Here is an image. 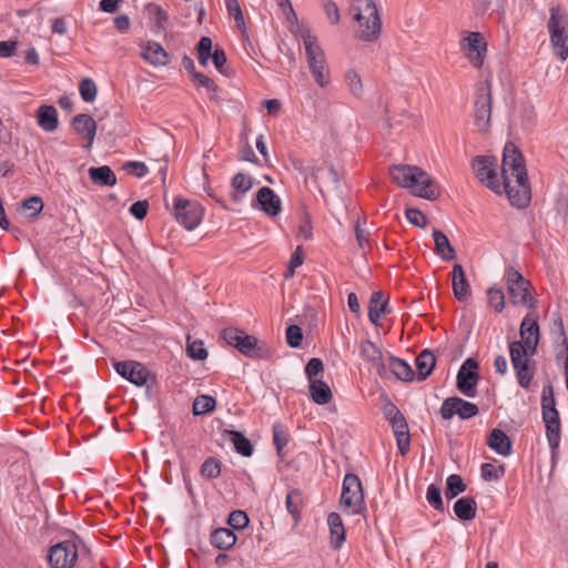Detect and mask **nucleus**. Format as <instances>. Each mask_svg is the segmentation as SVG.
Returning <instances> with one entry per match:
<instances>
[{"label": "nucleus", "mask_w": 568, "mask_h": 568, "mask_svg": "<svg viewBox=\"0 0 568 568\" xmlns=\"http://www.w3.org/2000/svg\"><path fill=\"white\" fill-rule=\"evenodd\" d=\"M519 334L521 341L509 344V355L518 384L527 389L536 371L535 362L529 357L536 354L539 343V324L536 314L529 313L523 318Z\"/></svg>", "instance_id": "1"}, {"label": "nucleus", "mask_w": 568, "mask_h": 568, "mask_svg": "<svg viewBox=\"0 0 568 568\" xmlns=\"http://www.w3.org/2000/svg\"><path fill=\"white\" fill-rule=\"evenodd\" d=\"M503 186L511 205L526 207L531 197L525 159L514 142L504 146L501 163Z\"/></svg>", "instance_id": "2"}, {"label": "nucleus", "mask_w": 568, "mask_h": 568, "mask_svg": "<svg viewBox=\"0 0 568 568\" xmlns=\"http://www.w3.org/2000/svg\"><path fill=\"white\" fill-rule=\"evenodd\" d=\"M389 174L399 186L409 189L416 196L434 201L440 195L437 183L417 166L394 165L389 169Z\"/></svg>", "instance_id": "3"}, {"label": "nucleus", "mask_w": 568, "mask_h": 568, "mask_svg": "<svg viewBox=\"0 0 568 568\" xmlns=\"http://www.w3.org/2000/svg\"><path fill=\"white\" fill-rule=\"evenodd\" d=\"M352 12L357 21L356 33L363 41L372 42L379 38L382 20L373 0H353Z\"/></svg>", "instance_id": "4"}, {"label": "nucleus", "mask_w": 568, "mask_h": 568, "mask_svg": "<svg viewBox=\"0 0 568 568\" xmlns=\"http://www.w3.org/2000/svg\"><path fill=\"white\" fill-rule=\"evenodd\" d=\"M547 30L554 54L565 61L568 58V12L562 7H550Z\"/></svg>", "instance_id": "5"}, {"label": "nucleus", "mask_w": 568, "mask_h": 568, "mask_svg": "<svg viewBox=\"0 0 568 568\" xmlns=\"http://www.w3.org/2000/svg\"><path fill=\"white\" fill-rule=\"evenodd\" d=\"M541 410L548 444L550 448L555 450L559 447L560 444L561 424L559 413L556 408L554 389L551 385H547L542 388Z\"/></svg>", "instance_id": "6"}, {"label": "nucleus", "mask_w": 568, "mask_h": 568, "mask_svg": "<svg viewBox=\"0 0 568 568\" xmlns=\"http://www.w3.org/2000/svg\"><path fill=\"white\" fill-rule=\"evenodd\" d=\"M505 278L509 300L514 305H521L528 308L536 307V300L530 293L531 283L518 270L508 266L505 271Z\"/></svg>", "instance_id": "7"}, {"label": "nucleus", "mask_w": 568, "mask_h": 568, "mask_svg": "<svg viewBox=\"0 0 568 568\" xmlns=\"http://www.w3.org/2000/svg\"><path fill=\"white\" fill-rule=\"evenodd\" d=\"M341 505L348 514H361L364 509L362 481L355 474H347L343 480Z\"/></svg>", "instance_id": "8"}, {"label": "nucleus", "mask_w": 568, "mask_h": 568, "mask_svg": "<svg viewBox=\"0 0 568 568\" xmlns=\"http://www.w3.org/2000/svg\"><path fill=\"white\" fill-rule=\"evenodd\" d=\"M491 116V83L486 79L479 83L476 91L474 121L479 132H486Z\"/></svg>", "instance_id": "9"}, {"label": "nucleus", "mask_w": 568, "mask_h": 568, "mask_svg": "<svg viewBox=\"0 0 568 568\" xmlns=\"http://www.w3.org/2000/svg\"><path fill=\"white\" fill-rule=\"evenodd\" d=\"M221 336L227 345L235 347L241 354L245 356H262V349L257 345V339L254 336L246 334L242 329L227 327L222 331Z\"/></svg>", "instance_id": "10"}, {"label": "nucleus", "mask_w": 568, "mask_h": 568, "mask_svg": "<svg viewBox=\"0 0 568 568\" xmlns=\"http://www.w3.org/2000/svg\"><path fill=\"white\" fill-rule=\"evenodd\" d=\"M496 161L490 156L477 155L471 160L475 176L496 194H501L504 186L499 183Z\"/></svg>", "instance_id": "11"}, {"label": "nucleus", "mask_w": 568, "mask_h": 568, "mask_svg": "<svg viewBox=\"0 0 568 568\" xmlns=\"http://www.w3.org/2000/svg\"><path fill=\"white\" fill-rule=\"evenodd\" d=\"M78 557V541L64 540L50 547L48 561L51 568H72Z\"/></svg>", "instance_id": "12"}, {"label": "nucleus", "mask_w": 568, "mask_h": 568, "mask_svg": "<svg viewBox=\"0 0 568 568\" xmlns=\"http://www.w3.org/2000/svg\"><path fill=\"white\" fill-rule=\"evenodd\" d=\"M174 215L181 225L192 231L202 221L203 209L196 202L176 199L174 202Z\"/></svg>", "instance_id": "13"}, {"label": "nucleus", "mask_w": 568, "mask_h": 568, "mask_svg": "<svg viewBox=\"0 0 568 568\" xmlns=\"http://www.w3.org/2000/svg\"><path fill=\"white\" fill-rule=\"evenodd\" d=\"M462 51L475 68H481L487 44L480 32H468L460 42Z\"/></svg>", "instance_id": "14"}, {"label": "nucleus", "mask_w": 568, "mask_h": 568, "mask_svg": "<svg viewBox=\"0 0 568 568\" xmlns=\"http://www.w3.org/2000/svg\"><path fill=\"white\" fill-rule=\"evenodd\" d=\"M478 363L469 357L460 366L457 373V388L467 397L476 395V386L479 379Z\"/></svg>", "instance_id": "15"}, {"label": "nucleus", "mask_w": 568, "mask_h": 568, "mask_svg": "<svg viewBox=\"0 0 568 568\" xmlns=\"http://www.w3.org/2000/svg\"><path fill=\"white\" fill-rule=\"evenodd\" d=\"M478 412L477 405L459 397L446 398L440 407V415L444 419H450L454 415H458L462 419H468L476 416Z\"/></svg>", "instance_id": "16"}, {"label": "nucleus", "mask_w": 568, "mask_h": 568, "mask_svg": "<svg viewBox=\"0 0 568 568\" xmlns=\"http://www.w3.org/2000/svg\"><path fill=\"white\" fill-rule=\"evenodd\" d=\"M113 366L119 375L136 386L145 385L151 377L150 371L139 362H116Z\"/></svg>", "instance_id": "17"}, {"label": "nucleus", "mask_w": 568, "mask_h": 568, "mask_svg": "<svg viewBox=\"0 0 568 568\" xmlns=\"http://www.w3.org/2000/svg\"><path fill=\"white\" fill-rule=\"evenodd\" d=\"M212 57L215 68L223 72V67L226 63V55L223 49L215 48L212 53V40L209 37H202L197 43V60L199 63L205 67Z\"/></svg>", "instance_id": "18"}, {"label": "nucleus", "mask_w": 568, "mask_h": 568, "mask_svg": "<svg viewBox=\"0 0 568 568\" xmlns=\"http://www.w3.org/2000/svg\"><path fill=\"white\" fill-rule=\"evenodd\" d=\"M141 55L151 65L163 67L170 62L166 50L156 41H148L141 45Z\"/></svg>", "instance_id": "19"}, {"label": "nucleus", "mask_w": 568, "mask_h": 568, "mask_svg": "<svg viewBox=\"0 0 568 568\" xmlns=\"http://www.w3.org/2000/svg\"><path fill=\"white\" fill-rule=\"evenodd\" d=\"M72 126L78 134L88 141L87 148H91L97 133V123L89 114H77L72 120Z\"/></svg>", "instance_id": "20"}, {"label": "nucleus", "mask_w": 568, "mask_h": 568, "mask_svg": "<svg viewBox=\"0 0 568 568\" xmlns=\"http://www.w3.org/2000/svg\"><path fill=\"white\" fill-rule=\"evenodd\" d=\"M256 200L261 210L270 216H276L282 210L280 197L267 186H263L258 190Z\"/></svg>", "instance_id": "21"}, {"label": "nucleus", "mask_w": 568, "mask_h": 568, "mask_svg": "<svg viewBox=\"0 0 568 568\" xmlns=\"http://www.w3.org/2000/svg\"><path fill=\"white\" fill-rule=\"evenodd\" d=\"M37 123L45 132H53L58 129V111L53 105H40L37 110Z\"/></svg>", "instance_id": "22"}, {"label": "nucleus", "mask_w": 568, "mask_h": 568, "mask_svg": "<svg viewBox=\"0 0 568 568\" xmlns=\"http://www.w3.org/2000/svg\"><path fill=\"white\" fill-rule=\"evenodd\" d=\"M489 448L501 456H509L511 453V442L509 437L499 428H494L487 439Z\"/></svg>", "instance_id": "23"}, {"label": "nucleus", "mask_w": 568, "mask_h": 568, "mask_svg": "<svg viewBox=\"0 0 568 568\" xmlns=\"http://www.w3.org/2000/svg\"><path fill=\"white\" fill-rule=\"evenodd\" d=\"M452 286L454 295L458 301L463 302L467 298L469 285L460 264L453 266Z\"/></svg>", "instance_id": "24"}, {"label": "nucleus", "mask_w": 568, "mask_h": 568, "mask_svg": "<svg viewBox=\"0 0 568 568\" xmlns=\"http://www.w3.org/2000/svg\"><path fill=\"white\" fill-rule=\"evenodd\" d=\"M331 534V545L334 549L341 548L345 540V528L339 514L331 513L327 517Z\"/></svg>", "instance_id": "25"}, {"label": "nucleus", "mask_w": 568, "mask_h": 568, "mask_svg": "<svg viewBox=\"0 0 568 568\" xmlns=\"http://www.w3.org/2000/svg\"><path fill=\"white\" fill-rule=\"evenodd\" d=\"M224 440H229L233 444L236 453L244 457H250L253 454V446L251 442L240 432L236 430H224L222 434Z\"/></svg>", "instance_id": "26"}, {"label": "nucleus", "mask_w": 568, "mask_h": 568, "mask_svg": "<svg viewBox=\"0 0 568 568\" xmlns=\"http://www.w3.org/2000/svg\"><path fill=\"white\" fill-rule=\"evenodd\" d=\"M417 369V379L425 381L433 372L436 365V358L429 349H424L415 359Z\"/></svg>", "instance_id": "27"}, {"label": "nucleus", "mask_w": 568, "mask_h": 568, "mask_svg": "<svg viewBox=\"0 0 568 568\" xmlns=\"http://www.w3.org/2000/svg\"><path fill=\"white\" fill-rule=\"evenodd\" d=\"M211 544L220 550H229L236 542V535L230 528H217L211 534Z\"/></svg>", "instance_id": "28"}, {"label": "nucleus", "mask_w": 568, "mask_h": 568, "mask_svg": "<svg viewBox=\"0 0 568 568\" xmlns=\"http://www.w3.org/2000/svg\"><path fill=\"white\" fill-rule=\"evenodd\" d=\"M253 184V179L251 176L244 173L235 174L231 181L232 200L234 202H240L243 199V195L252 189Z\"/></svg>", "instance_id": "29"}, {"label": "nucleus", "mask_w": 568, "mask_h": 568, "mask_svg": "<svg viewBox=\"0 0 568 568\" xmlns=\"http://www.w3.org/2000/svg\"><path fill=\"white\" fill-rule=\"evenodd\" d=\"M89 175L92 182L101 186H113L116 184V176L108 165L90 168Z\"/></svg>", "instance_id": "30"}, {"label": "nucleus", "mask_w": 568, "mask_h": 568, "mask_svg": "<svg viewBox=\"0 0 568 568\" xmlns=\"http://www.w3.org/2000/svg\"><path fill=\"white\" fill-rule=\"evenodd\" d=\"M433 239L435 243V251L440 258L444 261H452L455 258V248L442 231L435 230L433 232Z\"/></svg>", "instance_id": "31"}, {"label": "nucleus", "mask_w": 568, "mask_h": 568, "mask_svg": "<svg viewBox=\"0 0 568 568\" xmlns=\"http://www.w3.org/2000/svg\"><path fill=\"white\" fill-rule=\"evenodd\" d=\"M308 389L312 399L317 405L328 404L333 398L329 386L322 379L310 382Z\"/></svg>", "instance_id": "32"}, {"label": "nucleus", "mask_w": 568, "mask_h": 568, "mask_svg": "<svg viewBox=\"0 0 568 568\" xmlns=\"http://www.w3.org/2000/svg\"><path fill=\"white\" fill-rule=\"evenodd\" d=\"M387 301L384 300L382 292H374L368 305V320L377 325L382 316L386 313Z\"/></svg>", "instance_id": "33"}, {"label": "nucleus", "mask_w": 568, "mask_h": 568, "mask_svg": "<svg viewBox=\"0 0 568 568\" xmlns=\"http://www.w3.org/2000/svg\"><path fill=\"white\" fill-rule=\"evenodd\" d=\"M477 504L473 497H462L454 505V513L460 520H473L476 517Z\"/></svg>", "instance_id": "34"}, {"label": "nucleus", "mask_w": 568, "mask_h": 568, "mask_svg": "<svg viewBox=\"0 0 568 568\" xmlns=\"http://www.w3.org/2000/svg\"><path fill=\"white\" fill-rule=\"evenodd\" d=\"M362 355L367 358L377 369L378 374L385 372V364L383 363L381 349L371 341H364L361 344Z\"/></svg>", "instance_id": "35"}, {"label": "nucleus", "mask_w": 568, "mask_h": 568, "mask_svg": "<svg viewBox=\"0 0 568 568\" xmlns=\"http://www.w3.org/2000/svg\"><path fill=\"white\" fill-rule=\"evenodd\" d=\"M388 368L399 381L412 382L415 378V373L409 364L398 357H389Z\"/></svg>", "instance_id": "36"}, {"label": "nucleus", "mask_w": 568, "mask_h": 568, "mask_svg": "<svg viewBox=\"0 0 568 568\" xmlns=\"http://www.w3.org/2000/svg\"><path fill=\"white\" fill-rule=\"evenodd\" d=\"M301 37L304 43L307 60L312 58H321V54L325 53L320 45L317 38L313 36L310 30L303 29L301 31Z\"/></svg>", "instance_id": "37"}, {"label": "nucleus", "mask_w": 568, "mask_h": 568, "mask_svg": "<svg viewBox=\"0 0 568 568\" xmlns=\"http://www.w3.org/2000/svg\"><path fill=\"white\" fill-rule=\"evenodd\" d=\"M344 82L353 97L361 99L364 95V84L357 71L354 69H348L345 72Z\"/></svg>", "instance_id": "38"}, {"label": "nucleus", "mask_w": 568, "mask_h": 568, "mask_svg": "<svg viewBox=\"0 0 568 568\" xmlns=\"http://www.w3.org/2000/svg\"><path fill=\"white\" fill-rule=\"evenodd\" d=\"M286 509L294 517L295 521H298L301 517V510L304 504L303 494L298 489L291 490L286 496Z\"/></svg>", "instance_id": "39"}, {"label": "nucleus", "mask_w": 568, "mask_h": 568, "mask_svg": "<svg viewBox=\"0 0 568 568\" xmlns=\"http://www.w3.org/2000/svg\"><path fill=\"white\" fill-rule=\"evenodd\" d=\"M145 10L148 11L149 16L152 17L158 31L166 30L169 26V14L164 9L155 3H149L145 7Z\"/></svg>", "instance_id": "40"}, {"label": "nucleus", "mask_w": 568, "mask_h": 568, "mask_svg": "<svg viewBox=\"0 0 568 568\" xmlns=\"http://www.w3.org/2000/svg\"><path fill=\"white\" fill-rule=\"evenodd\" d=\"M466 488L467 487L459 475H449L446 480L445 496L447 499H453L459 494L464 493Z\"/></svg>", "instance_id": "41"}, {"label": "nucleus", "mask_w": 568, "mask_h": 568, "mask_svg": "<svg viewBox=\"0 0 568 568\" xmlns=\"http://www.w3.org/2000/svg\"><path fill=\"white\" fill-rule=\"evenodd\" d=\"M200 474L205 479L217 478L221 474V464L214 457H209L201 465Z\"/></svg>", "instance_id": "42"}, {"label": "nucleus", "mask_w": 568, "mask_h": 568, "mask_svg": "<svg viewBox=\"0 0 568 568\" xmlns=\"http://www.w3.org/2000/svg\"><path fill=\"white\" fill-rule=\"evenodd\" d=\"M552 334L557 335L556 342L564 345V355L568 354V339L566 336L562 318L559 313L552 314Z\"/></svg>", "instance_id": "43"}, {"label": "nucleus", "mask_w": 568, "mask_h": 568, "mask_svg": "<svg viewBox=\"0 0 568 568\" xmlns=\"http://www.w3.org/2000/svg\"><path fill=\"white\" fill-rule=\"evenodd\" d=\"M308 69L314 81L320 88H326L331 83V72L327 63Z\"/></svg>", "instance_id": "44"}, {"label": "nucleus", "mask_w": 568, "mask_h": 568, "mask_svg": "<svg viewBox=\"0 0 568 568\" xmlns=\"http://www.w3.org/2000/svg\"><path fill=\"white\" fill-rule=\"evenodd\" d=\"M215 404L216 402L212 396L201 395L196 397L193 403V414L202 415L209 413L214 409Z\"/></svg>", "instance_id": "45"}, {"label": "nucleus", "mask_w": 568, "mask_h": 568, "mask_svg": "<svg viewBox=\"0 0 568 568\" xmlns=\"http://www.w3.org/2000/svg\"><path fill=\"white\" fill-rule=\"evenodd\" d=\"M487 301L497 313H500L505 307V295L499 287L493 286L487 291Z\"/></svg>", "instance_id": "46"}, {"label": "nucleus", "mask_w": 568, "mask_h": 568, "mask_svg": "<svg viewBox=\"0 0 568 568\" xmlns=\"http://www.w3.org/2000/svg\"><path fill=\"white\" fill-rule=\"evenodd\" d=\"M186 353L193 359L204 361L207 357V351L203 342L199 339L191 341L190 337H187Z\"/></svg>", "instance_id": "47"}, {"label": "nucleus", "mask_w": 568, "mask_h": 568, "mask_svg": "<svg viewBox=\"0 0 568 568\" xmlns=\"http://www.w3.org/2000/svg\"><path fill=\"white\" fill-rule=\"evenodd\" d=\"M225 6H226L229 14L231 17H233L237 28L241 30H244L245 21H244V17H243L239 1L237 0H225Z\"/></svg>", "instance_id": "48"}, {"label": "nucleus", "mask_w": 568, "mask_h": 568, "mask_svg": "<svg viewBox=\"0 0 568 568\" xmlns=\"http://www.w3.org/2000/svg\"><path fill=\"white\" fill-rule=\"evenodd\" d=\"M80 94L83 101L92 102L97 97V85L93 80L85 78L80 82L79 85Z\"/></svg>", "instance_id": "49"}, {"label": "nucleus", "mask_w": 568, "mask_h": 568, "mask_svg": "<svg viewBox=\"0 0 568 568\" xmlns=\"http://www.w3.org/2000/svg\"><path fill=\"white\" fill-rule=\"evenodd\" d=\"M426 499L436 510H444V503L442 499V491L438 486L430 484L427 488Z\"/></svg>", "instance_id": "50"}, {"label": "nucleus", "mask_w": 568, "mask_h": 568, "mask_svg": "<svg viewBox=\"0 0 568 568\" xmlns=\"http://www.w3.org/2000/svg\"><path fill=\"white\" fill-rule=\"evenodd\" d=\"M122 169L126 173L140 179L145 176L149 172V169L145 165V163L140 161H128L122 165Z\"/></svg>", "instance_id": "51"}, {"label": "nucleus", "mask_w": 568, "mask_h": 568, "mask_svg": "<svg viewBox=\"0 0 568 568\" xmlns=\"http://www.w3.org/2000/svg\"><path fill=\"white\" fill-rule=\"evenodd\" d=\"M43 209V202L40 196H31L22 202V210L29 211L30 217H36Z\"/></svg>", "instance_id": "52"}, {"label": "nucleus", "mask_w": 568, "mask_h": 568, "mask_svg": "<svg viewBox=\"0 0 568 568\" xmlns=\"http://www.w3.org/2000/svg\"><path fill=\"white\" fill-rule=\"evenodd\" d=\"M227 524L233 529H244L248 525V517L247 515L242 510H234L230 514Z\"/></svg>", "instance_id": "53"}, {"label": "nucleus", "mask_w": 568, "mask_h": 568, "mask_svg": "<svg viewBox=\"0 0 568 568\" xmlns=\"http://www.w3.org/2000/svg\"><path fill=\"white\" fill-rule=\"evenodd\" d=\"M324 366L323 362L320 358L313 357L311 358L305 367V373L308 382L317 381V376L323 373Z\"/></svg>", "instance_id": "54"}, {"label": "nucleus", "mask_w": 568, "mask_h": 568, "mask_svg": "<svg viewBox=\"0 0 568 568\" xmlns=\"http://www.w3.org/2000/svg\"><path fill=\"white\" fill-rule=\"evenodd\" d=\"M504 466L496 467L489 463L481 466V476L485 480H497L504 475Z\"/></svg>", "instance_id": "55"}, {"label": "nucleus", "mask_w": 568, "mask_h": 568, "mask_svg": "<svg viewBox=\"0 0 568 568\" xmlns=\"http://www.w3.org/2000/svg\"><path fill=\"white\" fill-rule=\"evenodd\" d=\"M193 79L199 83V85H201L207 90V93L210 94L211 99L216 98L215 93L217 91V85L215 84V82L212 79H210L209 77H206L205 74L200 73V72H194Z\"/></svg>", "instance_id": "56"}, {"label": "nucleus", "mask_w": 568, "mask_h": 568, "mask_svg": "<svg viewBox=\"0 0 568 568\" xmlns=\"http://www.w3.org/2000/svg\"><path fill=\"white\" fill-rule=\"evenodd\" d=\"M273 442L277 450H282L288 443V436L281 424L273 425Z\"/></svg>", "instance_id": "57"}, {"label": "nucleus", "mask_w": 568, "mask_h": 568, "mask_svg": "<svg viewBox=\"0 0 568 568\" xmlns=\"http://www.w3.org/2000/svg\"><path fill=\"white\" fill-rule=\"evenodd\" d=\"M302 329L297 325H290L286 328V343L291 347H298L302 343Z\"/></svg>", "instance_id": "58"}, {"label": "nucleus", "mask_w": 568, "mask_h": 568, "mask_svg": "<svg viewBox=\"0 0 568 568\" xmlns=\"http://www.w3.org/2000/svg\"><path fill=\"white\" fill-rule=\"evenodd\" d=\"M406 219L408 222L418 227H425L427 223V217L417 209H407L406 210Z\"/></svg>", "instance_id": "59"}, {"label": "nucleus", "mask_w": 568, "mask_h": 568, "mask_svg": "<svg viewBox=\"0 0 568 568\" xmlns=\"http://www.w3.org/2000/svg\"><path fill=\"white\" fill-rule=\"evenodd\" d=\"M382 410L385 418L389 423L404 416L397 406L393 404L388 398H385Z\"/></svg>", "instance_id": "60"}, {"label": "nucleus", "mask_w": 568, "mask_h": 568, "mask_svg": "<svg viewBox=\"0 0 568 568\" xmlns=\"http://www.w3.org/2000/svg\"><path fill=\"white\" fill-rule=\"evenodd\" d=\"M322 174L328 187H331L332 190H338L339 178L336 170L332 165L328 166L325 171H323Z\"/></svg>", "instance_id": "61"}, {"label": "nucleus", "mask_w": 568, "mask_h": 568, "mask_svg": "<svg viewBox=\"0 0 568 568\" xmlns=\"http://www.w3.org/2000/svg\"><path fill=\"white\" fill-rule=\"evenodd\" d=\"M149 209V203L146 201H138L134 202L130 207V213L138 220H142L145 217Z\"/></svg>", "instance_id": "62"}, {"label": "nucleus", "mask_w": 568, "mask_h": 568, "mask_svg": "<svg viewBox=\"0 0 568 568\" xmlns=\"http://www.w3.org/2000/svg\"><path fill=\"white\" fill-rule=\"evenodd\" d=\"M398 450L402 455H405L409 449V430H405L395 435Z\"/></svg>", "instance_id": "63"}, {"label": "nucleus", "mask_w": 568, "mask_h": 568, "mask_svg": "<svg viewBox=\"0 0 568 568\" xmlns=\"http://www.w3.org/2000/svg\"><path fill=\"white\" fill-rule=\"evenodd\" d=\"M324 10L332 23L336 24L339 21L338 8L334 2H326L324 4Z\"/></svg>", "instance_id": "64"}]
</instances>
